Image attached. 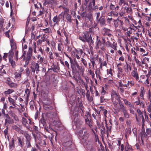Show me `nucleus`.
Returning a JSON list of instances; mask_svg holds the SVG:
<instances>
[{"label":"nucleus","instance_id":"obj_1","mask_svg":"<svg viewBox=\"0 0 151 151\" xmlns=\"http://www.w3.org/2000/svg\"><path fill=\"white\" fill-rule=\"evenodd\" d=\"M87 130L86 128H83L80 130L78 133L79 136L81 138V142L88 150L91 148L92 146V142L89 141L88 139L89 136L88 134L87 133Z\"/></svg>","mask_w":151,"mask_h":151},{"label":"nucleus","instance_id":"obj_2","mask_svg":"<svg viewBox=\"0 0 151 151\" xmlns=\"http://www.w3.org/2000/svg\"><path fill=\"white\" fill-rule=\"evenodd\" d=\"M2 110L4 114V118L5 119V124L8 127V125L12 124L14 122L13 120L9 117L8 114H5L4 112H3V111H4L3 109Z\"/></svg>","mask_w":151,"mask_h":151},{"label":"nucleus","instance_id":"obj_3","mask_svg":"<svg viewBox=\"0 0 151 151\" xmlns=\"http://www.w3.org/2000/svg\"><path fill=\"white\" fill-rule=\"evenodd\" d=\"M31 68L32 71L33 73H35V71L36 72L39 71V68H40L39 65L37 63H35L34 61L32 60L31 62Z\"/></svg>","mask_w":151,"mask_h":151},{"label":"nucleus","instance_id":"obj_4","mask_svg":"<svg viewBox=\"0 0 151 151\" xmlns=\"http://www.w3.org/2000/svg\"><path fill=\"white\" fill-rule=\"evenodd\" d=\"M83 52L82 50L80 49L79 50L75 49L72 52V54L73 56L76 57L77 59H79L81 55Z\"/></svg>","mask_w":151,"mask_h":151},{"label":"nucleus","instance_id":"obj_5","mask_svg":"<svg viewBox=\"0 0 151 151\" xmlns=\"http://www.w3.org/2000/svg\"><path fill=\"white\" fill-rule=\"evenodd\" d=\"M79 39L84 42H89L90 39V37L89 36L88 33H83L82 36L79 37Z\"/></svg>","mask_w":151,"mask_h":151},{"label":"nucleus","instance_id":"obj_6","mask_svg":"<svg viewBox=\"0 0 151 151\" xmlns=\"http://www.w3.org/2000/svg\"><path fill=\"white\" fill-rule=\"evenodd\" d=\"M73 118L74 119V121L76 126H78L80 123V121L78 117L77 112H73Z\"/></svg>","mask_w":151,"mask_h":151},{"label":"nucleus","instance_id":"obj_7","mask_svg":"<svg viewBox=\"0 0 151 151\" xmlns=\"http://www.w3.org/2000/svg\"><path fill=\"white\" fill-rule=\"evenodd\" d=\"M69 12L68 9H66L64 11V12L63 14L62 13L59 15L60 16L61 15H63V18L65 17L66 19L69 22H70L71 21V18L70 15L68 14Z\"/></svg>","mask_w":151,"mask_h":151},{"label":"nucleus","instance_id":"obj_8","mask_svg":"<svg viewBox=\"0 0 151 151\" xmlns=\"http://www.w3.org/2000/svg\"><path fill=\"white\" fill-rule=\"evenodd\" d=\"M151 78L148 75L143 76L141 77L142 82L146 85L149 84V80L151 79Z\"/></svg>","mask_w":151,"mask_h":151},{"label":"nucleus","instance_id":"obj_9","mask_svg":"<svg viewBox=\"0 0 151 151\" xmlns=\"http://www.w3.org/2000/svg\"><path fill=\"white\" fill-rule=\"evenodd\" d=\"M24 69L22 68H20L19 69L17 70V71L14 73V75L16 78L19 79L21 77L22 72L24 71Z\"/></svg>","mask_w":151,"mask_h":151},{"label":"nucleus","instance_id":"obj_10","mask_svg":"<svg viewBox=\"0 0 151 151\" xmlns=\"http://www.w3.org/2000/svg\"><path fill=\"white\" fill-rule=\"evenodd\" d=\"M32 54L27 53L26 56H24L23 59L25 61V65H27L29 63V61L31 58Z\"/></svg>","mask_w":151,"mask_h":151},{"label":"nucleus","instance_id":"obj_11","mask_svg":"<svg viewBox=\"0 0 151 151\" xmlns=\"http://www.w3.org/2000/svg\"><path fill=\"white\" fill-rule=\"evenodd\" d=\"M29 122H28L27 119L24 117H22V124L25 127H27V125H28L29 124H32V123L31 122L30 120L29 119H28Z\"/></svg>","mask_w":151,"mask_h":151},{"label":"nucleus","instance_id":"obj_12","mask_svg":"<svg viewBox=\"0 0 151 151\" xmlns=\"http://www.w3.org/2000/svg\"><path fill=\"white\" fill-rule=\"evenodd\" d=\"M96 48V49L100 48L102 50H104V44L103 43H101L100 41H99L97 43Z\"/></svg>","mask_w":151,"mask_h":151},{"label":"nucleus","instance_id":"obj_13","mask_svg":"<svg viewBox=\"0 0 151 151\" xmlns=\"http://www.w3.org/2000/svg\"><path fill=\"white\" fill-rule=\"evenodd\" d=\"M9 102L14 107H16V101L12 99V98L10 96L8 98Z\"/></svg>","mask_w":151,"mask_h":151},{"label":"nucleus","instance_id":"obj_14","mask_svg":"<svg viewBox=\"0 0 151 151\" xmlns=\"http://www.w3.org/2000/svg\"><path fill=\"white\" fill-rule=\"evenodd\" d=\"M10 42L12 50L14 51L17 49L16 43L12 40H10Z\"/></svg>","mask_w":151,"mask_h":151},{"label":"nucleus","instance_id":"obj_15","mask_svg":"<svg viewBox=\"0 0 151 151\" xmlns=\"http://www.w3.org/2000/svg\"><path fill=\"white\" fill-rule=\"evenodd\" d=\"M145 93V91L144 90V88L143 87H142L141 89L140 93L139 95L141 99L144 100V95Z\"/></svg>","mask_w":151,"mask_h":151},{"label":"nucleus","instance_id":"obj_16","mask_svg":"<svg viewBox=\"0 0 151 151\" xmlns=\"http://www.w3.org/2000/svg\"><path fill=\"white\" fill-rule=\"evenodd\" d=\"M53 22L54 23V25L58 24L60 21V18L57 16L54 17L52 19Z\"/></svg>","mask_w":151,"mask_h":151},{"label":"nucleus","instance_id":"obj_17","mask_svg":"<svg viewBox=\"0 0 151 151\" xmlns=\"http://www.w3.org/2000/svg\"><path fill=\"white\" fill-rule=\"evenodd\" d=\"M132 75L136 78V80H138V75L136 71L133 70L132 73Z\"/></svg>","mask_w":151,"mask_h":151},{"label":"nucleus","instance_id":"obj_18","mask_svg":"<svg viewBox=\"0 0 151 151\" xmlns=\"http://www.w3.org/2000/svg\"><path fill=\"white\" fill-rule=\"evenodd\" d=\"M14 91L13 89H9L4 92V94L6 96H7Z\"/></svg>","mask_w":151,"mask_h":151},{"label":"nucleus","instance_id":"obj_19","mask_svg":"<svg viewBox=\"0 0 151 151\" xmlns=\"http://www.w3.org/2000/svg\"><path fill=\"white\" fill-rule=\"evenodd\" d=\"M17 139L18 140L19 145H20L21 147H22L24 145V142L23 139L19 137H17Z\"/></svg>","mask_w":151,"mask_h":151},{"label":"nucleus","instance_id":"obj_20","mask_svg":"<svg viewBox=\"0 0 151 151\" xmlns=\"http://www.w3.org/2000/svg\"><path fill=\"white\" fill-rule=\"evenodd\" d=\"M45 59L44 57H42L38 59V62L40 63H43L44 64H46L47 62L44 60Z\"/></svg>","mask_w":151,"mask_h":151},{"label":"nucleus","instance_id":"obj_21","mask_svg":"<svg viewBox=\"0 0 151 151\" xmlns=\"http://www.w3.org/2000/svg\"><path fill=\"white\" fill-rule=\"evenodd\" d=\"M119 88H120V91L122 93H123L124 92V88H123V85L122 84V82L120 81L119 82Z\"/></svg>","mask_w":151,"mask_h":151},{"label":"nucleus","instance_id":"obj_22","mask_svg":"<svg viewBox=\"0 0 151 151\" xmlns=\"http://www.w3.org/2000/svg\"><path fill=\"white\" fill-rule=\"evenodd\" d=\"M111 95L112 99H113L116 96H118V95L116 93V91H114L113 90H111Z\"/></svg>","mask_w":151,"mask_h":151},{"label":"nucleus","instance_id":"obj_23","mask_svg":"<svg viewBox=\"0 0 151 151\" xmlns=\"http://www.w3.org/2000/svg\"><path fill=\"white\" fill-rule=\"evenodd\" d=\"M32 47L33 49L34 52L35 53H37V50H36V42L34 41L32 43Z\"/></svg>","mask_w":151,"mask_h":151},{"label":"nucleus","instance_id":"obj_24","mask_svg":"<svg viewBox=\"0 0 151 151\" xmlns=\"http://www.w3.org/2000/svg\"><path fill=\"white\" fill-rule=\"evenodd\" d=\"M111 47L113 48L114 50H117V43L114 42L112 45L110 46Z\"/></svg>","mask_w":151,"mask_h":151},{"label":"nucleus","instance_id":"obj_25","mask_svg":"<svg viewBox=\"0 0 151 151\" xmlns=\"http://www.w3.org/2000/svg\"><path fill=\"white\" fill-rule=\"evenodd\" d=\"M77 67L78 70L82 73V74H83L84 71V69L83 68L82 66H80L79 65H77Z\"/></svg>","mask_w":151,"mask_h":151},{"label":"nucleus","instance_id":"obj_26","mask_svg":"<svg viewBox=\"0 0 151 151\" xmlns=\"http://www.w3.org/2000/svg\"><path fill=\"white\" fill-rule=\"evenodd\" d=\"M4 66L3 67L0 66V75H3L4 73H6L4 69Z\"/></svg>","mask_w":151,"mask_h":151},{"label":"nucleus","instance_id":"obj_27","mask_svg":"<svg viewBox=\"0 0 151 151\" xmlns=\"http://www.w3.org/2000/svg\"><path fill=\"white\" fill-rule=\"evenodd\" d=\"M14 51L13 50H11L10 51L9 53V59H12V58L13 56V55H14Z\"/></svg>","mask_w":151,"mask_h":151},{"label":"nucleus","instance_id":"obj_28","mask_svg":"<svg viewBox=\"0 0 151 151\" xmlns=\"http://www.w3.org/2000/svg\"><path fill=\"white\" fill-rule=\"evenodd\" d=\"M140 51L141 52H143L144 53V54L143 55V56H146L148 54V52L146 51L143 48H140Z\"/></svg>","mask_w":151,"mask_h":151},{"label":"nucleus","instance_id":"obj_29","mask_svg":"<svg viewBox=\"0 0 151 151\" xmlns=\"http://www.w3.org/2000/svg\"><path fill=\"white\" fill-rule=\"evenodd\" d=\"M25 92L26 94V99H28L29 98V95L30 94V91L27 88L26 89L25 91Z\"/></svg>","mask_w":151,"mask_h":151},{"label":"nucleus","instance_id":"obj_30","mask_svg":"<svg viewBox=\"0 0 151 151\" xmlns=\"http://www.w3.org/2000/svg\"><path fill=\"white\" fill-rule=\"evenodd\" d=\"M123 4H127V5H128L127 3H125V0H119V5L122 6Z\"/></svg>","mask_w":151,"mask_h":151},{"label":"nucleus","instance_id":"obj_31","mask_svg":"<svg viewBox=\"0 0 151 151\" xmlns=\"http://www.w3.org/2000/svg\"><path fill=\"white\" fill-rule=\"evenodd\" d=\"M9 61L10 63L11 64L13 68H14L15 66V62L12 59H9Z\"/></svg>","mask_w":151,"mask_h":151},{"label":"nucleus","instance_id":"obj_32","mask_svg":"<svg viewBox=\"0 0 151 151\" xmlns=\"http://www.w3.org/2000/svg\"><path fill=\"white\" fill-rule=\"evenodd\" d=\"M124 103L127 105H128L130 107L132 106V105L131 103L130 102L128 101L127 100L124 99Z\"/></svg>","mask_w":151,"mask_h":151},{"label":"nucleus","instance_id":"obj_33","mask_svg":"<svg viewBox=\"0 0 151 151\" xmlns=\"http://www.w3.org/2000/svg\"><path fill=\"white\" fill-rule=\"evenodd\" d=\"M118 21H119L118 19L114 20V25L115 27H117L119 26V22H118Z\"/></svg>","mask_w":151,"mask_h":151},{"label":"nucleus","instance_id":"obj_34","mask_svg":"<svg viewBox=\"0 0 151 151\" xmlns=\"http://www.w3.org/2000/svg\"><path fill=\"white\" fill-rule=\"evenodd\" d=\"M24 136L27 139V141H30V138L29 135L27 133H25L24 134Z\"/></svg>","mask_w":151,"mask_h":151},{"label":"nucleus","instance_id":"obj_35","mask_svg":"<svg viewBox=\"0 0 151 151\" xmlns=\"http://www.w3.org/2000/svg\"><path fill=\"white\" fill-rule=\"evenodd\" d=\"M44 31L46 33H51V31L50 28H46L45 29H43Z\"/></svg>","mask_w":151,"mask_h":151},{"label":"nucleus","instance_id":"obj_36","mask_svg":"<svg viewBox=\"0 0 151 151\" xmlns=\"http://www.w3.org/2000/svg\"><path fill=\"white\" fill-rule=\"evenodd\" d=\"M147 110L148 112L151 113V103L147 105Z\"/></svg>","mask_w":151,"mask_h":151},{"label":"nucleus","instance_id":"obj_37","mask_svg":"<svg viewBox=\"0 0 151 151\" xmlns=\"http://www.w3.org/2000/svg\"><path fill=\"white\" fill-rule=\"evenodd\" d=\"M13 128L17 131L19 132L20 129L16 125H14L13 126Z\"/></svg>","mask_w":151,"mask_h":151},{"label":"nucleus","instance_id":"obj_38","mask_svg":"<svg viewBox=\"0 0 151 151\" xmlns=\"http://www.w3.org/2000/svg\"><path fill=\"white\" fill-rule=\"evenodd\" d=\"M86 122V124H88L90 127L92 126L91 124H90V121L88 120V119L87 118L85 119Z\"/></svg>","mask_w":151,"mask_h":151},{"label":"nucleus","instance_id":"obj_39","mask_svg":"<svg viewBox=\"0 0 151 151\" xmlns=\"http://www.w3.org/2000/svg\"><path fill=\"white\" fill-rule=\"evenodd\" d=\"M12 96L13 98V99L12 98V99L15 101H16L18 99V96L15 94H12Z\"/></svg>","mask_w":151,"mask_h":151},{"label":"nucleus","instance_id":"obj_40","mask_svg":"<svg viewBox=\"0 0 151 151\" xmlns=\"http://www.w3.org/2000/svg\"><path fill=\"white\" fill-rule=\"evenodd\" d=\"M10 147L11 149H12L14 146V142L13 139L12 140V142L9 143Z\"/></svg>","mask_w":151,"mask_h":151},{"label":"nucleus","instance_id":"obj_41","mask_svg":"<svg viewBox=\"0 0 151 151\" xmlns=\"http://www.w3.org/2000/svg\"><path fill=\"white\" fill-rule=\"evenodd\" d=\"M81 61L85 66L86 67L87 65V63L85 60L83 58H81Z\"/></svg>","mask_w":151,"mask_h":151},{"label":"nucleus","instance_id":"obj_42","mask_svg":"<svg viewBox=\"0 0 151 151\" xmlns=\"http://www.w3.org/2000/svg\"><path fill=\"white\" fill-rule=\"evenodd\" d=\"M26 146L27 148L29 147H31V145L30 142V141H26Z\"/></svg>","mask_w":151,"mask_h":151},{"label":"nucleus","instance_id":"obj_43","mask_svg":"<svg viewBox=\"0 0 151 151\" xmlns=\"http://www.w3.org/2000/svg\"><path fill=\"white\" fill-rule=\"evenodd\" d=\"M63 45L61 43H59L58 45V50L59 51H61L62 49Z\"/></svg>","mask_w":151,"mask_h":151},{"label":"nucleus","instance_id":"obj_44","mask_svg":"<svg viewBox=\"0 0 151 151\" xmlns=\"http://www.w3.org/2000/svg\"><path fill=\"white\" fill-rule=\"evenodd\" d=\"M146 132L147 135L149 136L151 135V129H147L146 130Z\"/></svg>","mask_w":151,"mask_h":151},{"label":"nucleus","instance_id":"obj_45","mask_svg":"<svg viewBox=\"0 0 151 151\" xmlns=\"http://www.w3.org/2000/svg\"><path fill=\"white\" fill-rule=\"evenodd\" d=\"M118 22H119V26L122 27V26H123V25L124 24V23L123 21L119 20V21H118Z\"/></svg>","mask_w":151,"mask_h":151},{"label":"nucleus","instance_id":"obj_46","mask_svg":"<svg viewBox=\"0 0 151 151\" xmlns=\"http://www.w3.org/2000/svg\"><path fill=\"white\" fill-rule=\"evenodd\" d=\"M64 54L66 57H68L69 59L70 63L72 64V63L73 62V60L70 57H69L68 55L66 53V52H64Z\"/></svg>","mask_w":151,"mask_h":151},{"label":"nucleus","instance_id":"obj_47","mask_svg":"<svg viewBox=\"0 0 151 151\" xmlns=\"http://www.w3.org/2000/svg\"><path fill=\"white\" fill-rule=\"evenodd\" d=\"M42 40L41 39H39L38 40V41H37V45L38 46L39 45H40L42 44Z\"/></svg>","mask_w":151,"mask_h":151},{"label":"nucleus","instance_id":"obj_48","mask_svg":"<svg viewBox=\"0 0 151 151\" xmlns=\"http://www.w3.org/2000/svg\"><path fill=\"white\" fill-rule=\"evenodd\" d=\"M121 109L123 113H125L127 111L123 105L122 106Z\"/></svg>","mask_w":151,"mask_h":151},{"label":"nucleus","instance_id":"obj_49","mask_svg":"<svg viewBox=\"0 0 151 151\" xmlns=\"http://www.w3.org/2000/svg\"><path fill=\"white\" fill-rule=\"evenodd\" d=\"M100 72L99 68L97 69L95 71V74L96 76H97L100 73Z\"/></svg>","mask_w":151,"mask_h":151},{"label":"nucleus","instance_id":"obj_50","mask_svg":"<svg viewBox=\"0 0 151 151\" xmlns=\"http://www.w3.org/2000/svg\"><path fill=\"white\" fill-rule=\"evenodd\" d=\"M110 7L111 9V10L115 9V6L114 5H113L112 3L110 4Z\"/></svg>","mask_w":151,"mask_h":151},{"label":"nucleus","instance_id":"obj_51","mask_svg":"<svg viewBox=\"0 0 151 151\" xmlns=\"http://www.w3.org/2000/svg\"><path fill=\"white\" fill-rule=\"evenodd\" d=\"M135 61L138 65L139 66H141V62L138 60V59L136 60Z\"/></svg>","mask_w":151,"mask_h":151},{"label":"nucleus","instance_id":"obj_52","mask_svg":"<svg viewBox=\"0 0 151 151\" xmlns=\"http://www.w3.org/2000/svg\"><path fill=\"white\" fill-rule=\"evenodd\" d=\"M139 105L142 108L145 107V105L144 103V102L143 101H140Z\"/></svg>","mask_w":151,"mask_h":151},{"label":"nucleus","instance_id":"obj_53","mask_svg":"<svg viewBox=\"0 0 151 151\" xmlns=\"http://www.w3.org/2000/svg\"><path fill=\"white\" fill-rule=\"evenodd\" d=\"M32 50H33L32 47H29V50L28 51V52H27V53H29V54H32Z\"/></svg>","mask_w":151,"mask_h":151},{"label":"nucleus","instance_id":"obj_54","mask_svg":"<svg viewBox=\"0 0 151 151\" xmlns=\"http://www.w3.org/2000/svg\"><path fill=\"white\" fill-rule=\"evenodd\" d=\"M129 83L130 87L133 86L134 84V81H129Z\"/></svg>","mask_w":151,"mask_h":151},{"label":"nucleus","instance_id":"obj_55","mask_svg":"<svg viewBox=\"0 0 151 151\" xmlns=\"http://www.w3.org/2000/svg\"><path fill=\"white\" fill-rule=\"evenodd\" d=\"M49 57L50 59H52L53 58L52 53L51 52H49Z\"/></svg>","mask_w":151,"mask_h":151},{"label":"nucleus","instance_id":"obj_56","mask_svg":"<svg viewBox=\"0 0 151 151\" xmlns=\"http://www.w3.org/2000/svg\"><path fill=\"white\" fill-rule=\"evenodd\" d=\"M31 38L32 40L34 39L35 40V35L33 33H32L31 34Z\"/></svg>","mask_w":151,"mask_h":151},{"label":"nucleus","instance_id":"obj_57","mask_svg":"<svg viewBox=\"0 0 151 151\" xmlns=\"http://www.w3.org/2000/svg\"><path fill=\"white\" fill-rule=\"evenodd\" d=\"M122 69L121 68H118V74H120L122 72Z\"/></svg>","mask_w":151,"mask_h":151},{"label":"nucleus","instance_id":"obj_58","mask_svg":"<svg viewBox=\"0 0 151 151\" xmlns=\"http://www.w3.org/2000/svg\"><path fill=\"white\" fill-rule=\"evenodd\" d=\"M8 56V54L7 53H4V55L3 56V59L5 60H6V58Z\"/></svg>","mask_w":151,"mask_h":151},{"label":"nucleus","instance_id":"obj_59","mask_svg":"<svg viewBox=\"0 0 151 151\" xmlns=\"http://www.w3.org/2000/svg\"><path fill=\"white\" fill-rule=\"evenodd\" d=\"M107 72L108 73L110 74L111 76L112 75V70L111 69H110L109 70H107Z\"/></svg>","mask_w":151,"mask_h":151},{"label":"nucleus","instance_id":"obj_60","mask_svg":"<svg viewBox=\"0 0 151 151\" xmlns=\"http://www.w3.org/2000/svg\"><path fill=\"white\" fill-rule=\"evenodd\" d=\"M140 101L139 98H138L137 101L134 102V103L136 104V105H139L140 104Z\"/></svg>","mask_w":151,"mask_h":151},{"label":"nucleus","instance_id":"obj_61","mask_svg":"<svg viewBox=\"0 0 151 151\" xmlns=\"http://www.w3.org/2000/svg\"><path fill=\"white\" fill-rule=\"evenodd\" d=\"M40 124H42L43 126H45L46 124V123L44 121L42 120H40Z\"/></svg>","mask_w":151,"mask_h":151},{"label":"nucleus","instance_id":"obj_62","mask_svg":"<svg viewBox=\"0 0 151 151\" xmlns=\"http://www.w3.org/2000/svg\"><path fill=\"white\" fill-rule=\"evenodd\" d=\"M100 15V12H99L97 13V14H96V19L99 21L100 20H99L100 19H99Z\"/></svg>","mask_w":151,"mask_h":151},{"label":"nucleus","instance_id":"obj_63","mask_svg":"<svg viewBox=\"0 0 151 151\" xmlns=\"http://www.w3.org/2000/svg\"><path fill=\"white\" fill-rule=\"evenodd\" d=\"M124 13L125 12L122 10V11L119 13V14L121 16H122L124 15Z\"/></svg>","mask_w":151,"mask_h":151},{"label":"nucleus","instance_id":"obj_64","mask_svg":"<svg viewBox=\"0 0 151 151\" xmlns=\"http://www.w3.org/2000/svg\"><path fill=\"white\" fill-rule=\"evenodd\" d=\"M125 22L127 25L128 24H129V19L126 18H125Z\"/></svg>","mask_w":151,"mask_h":151}]
</instances>
